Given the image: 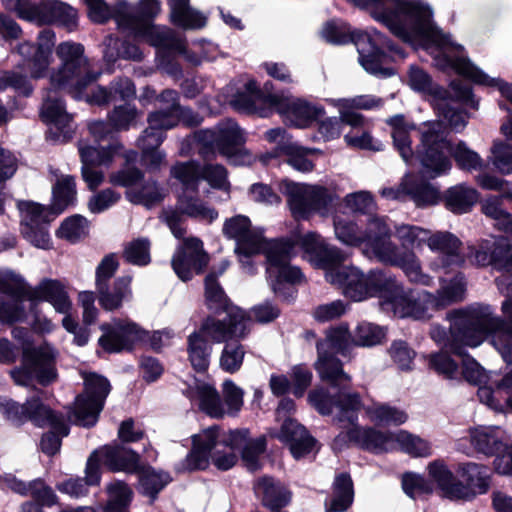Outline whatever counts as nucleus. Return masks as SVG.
<instances>
[{
	"label": "nucleus",
	"instance_id": "nucleus-1",
	"mask_svg": "<svg viewBox=\"0 0 512 512\" xmlns=\"http://www.w3.org/2000/svg\"><path fill=\"white\" fill-rule=\"evenodd\" d=\"M333 226L336 238L343 244L353 247L363 245V253L367 257L402 269L413 283L432 285L433 278L423 272L419 257L410 251H400L391 241V230L384 218H369L363 231L354 221L336 215Z\"/></svg>",
	"mask_w": 512,
	"mask_h": 512
},
{
	"label": "nucleus",
	"instance_id": "nucleus-2",
	"mask_svg": "<svg viewBox=\"0 0 512 512\" xmlns=\"http://www.w3.org/2000/svg\"><path fill=\"white\" fill-rule=\"evenodd\" d=\"M304 257L313 266L325 271V279L342 289L343 294L353 301L378 297L388 273L371 270L362 273L354 266H343L345 254L337 247L325 242L321 235L309 232L298 239Z\"/></svg>",
	"mask_w": 512,
	"mask_h": 512
},
{
	"label": "nucleus",
	"instance_id": "nucleus-3",
	"mask_svg": "<svg viewBox=\"0 0 512 512\" xmlns=\"http://www.w3.org/2000/svg\"><path fill=\"white\" fill-rule=\"evenodd\" d=\"M501 311L505 320L495 315L490 305L471 306L459 315L455 327L465 343L472 348L490 338L503 360L512 364V298L502 302Z\"/></svg>",
	"mask_w": 512,
	"mask_h": 512
},
{
	"label": "nucleus",
	"instance_id": "nucleus-4",
	"mask_svg": "<svg viewBox=\"0 0 512 512\" xmlns=\"http://www.w3.org/2000/svg\"><path fill=\"white\" fill-rule=\"evenodd\" d=\"M56 55L61 64L50 73L52 88L67 91L76 99L84 98L83 91L100 76L84 54V46L76 42H62L56 48ZM85 99L91 104H107L112 100V92L98 86L90 95H85Z\"/></svg>",
	"mask_w": 512,
	"mask_h": 512
},
{
	"label": "nucleus",
	"instance_id": "nucleus-5",
	"mask_svg": "<svg viewBox=\"0 0 512 512\" xmlns=\"http://www.w3.org/2000/svg\"><path fill=\"white\" fill-rule=\"evenodd\" d=\"M421 142L416 151L425 173L437 177L451 169V161L447 153H451L457 166L466 171L482 170L485 167L483 159L464 141H459L454 147L447 140V135L441 123H426L420 130Z\"/></svg>",
	"mask_w": 512,
	"mask_h": 512
},
{
	"label": "nucleus",
	"instance_id": "nucleus-6",
	"mask_svg": "<svg viewBox=\"0 0 512 512\" xmlns=\"http://www.w3.org/2000/svg\"><path fill=\"white\" fill-rule=\"evenodd\" d=\"M247 430L221 433L211 426L192 436L193 447L185 459V469H206L210 462L219 470H228L237 462L235 450L247 440Z\"/></svg>",
	"mask_w": 512,
	"mask_h": 512
},
{
	"label": "nucleus",
	"instance_id": "nucleus-7",
	"mask_svg": "<svg viewBox=\"0 0 512 512\" xmlns=\"http://www.w3.org/2000/svg\"><path fill=\"white\" fill-rule=\"evenodd\" d=\"M139 12L141 16L129 11H119L115 16L118 27L145 38L153 46L184 52L183 41L172 29L154 26L149 21L161 12L160 0H140Z\"/></svg>",
	"mask_w": 512,
	"mask_h": 512
},
{
	"label": "nucleus",
	"instance_id": "nucleus-8",
	"mask_svg": "<svg viewBox=\"0 0 512 512\" xmlns=\"http://www.w3.org/2000/svg\"><path fill=\"white\" fill-rule=\"evenodd\" d=\"M378 297L382 308L395 316L422 320L428 317V300L432 299V294L408 291L393 275L388 274Z\"/></svg>",
	"mask_w": 512,
	"mask_h": 512
},
{
	"label": "nucleus",
	"instance_id": "nucleus-9",
	"mask_svg": "<svg viewBox=\"0 0 512 512\" xmlns=\"http://www.w3.org/2000/svg\"><path fill=\"white\" fill-rule=\"evenodd\" d=\"M282 189L291 214L297 220L307 219L315 212L326 216L335 200L334 195L322 186L284 181Z\"/></svg>",
	"mask_w": 512,
	"mask_h": 512
},
{
	"label": "nucleus",
	"instance_id": "nucleus-10",
	"mask_svg": "<svg viewBox=\"0 0 512 512\" xmlns=\"http://www.w3.org/2000/svg\"><path fill=\"white\" fill-rule=\"evenodd\" d=\"M223 234L235 241V253L248 273H253L250 258L264 252L269 243L260 228L253 227L250 219L244 215H236L227 219L223 225Z\"/></svg>",
	"mask_w": 512,
	"mask_h": 512
},
{
	"label": "nucleus",
	"instance_id": "nucleus-11",
	"mask_svg": "<svg viewBox=\"0 0 512 512\" xmlns=\"http://www.w3.org/2000/svg\"><path fill=\"white\" fill-rule=\"evenodd\" d=\"M0 413L5 419L16 425L30 420L38 427L51 425L54 429L61 431L63 435L69 434L64 417L55 414L50 408L43 405L38 397H32L24 404H19L7 397H0Z\"/></svg>",
	"mask_w": 512,
	"mask_h": 512
},
{
	"label": "nucleus",
	"instance_id": "nucleus-12",
	"mask_svg": "<svg viewBox=\"0 0 512 512\" xmlns=\"http://www.w3.org/2000/svg\"><path fill=\"white\" fill-rule=\"evenodd\" d=\"M24 364L21 368L11 371V376L17 385L28 386L33 379L42 385L55 381L56 351L48 344L33 349H25Z\"/></svg>",
	"mask_w": 512,
	"mask_h": 512
},
{
	"label": "nucleus",
	"instance_id": "nucleus-13",
	"mask_svg": "<svg viewBox=\"0 0 512 512\" xmlns=\"http://www.w3.org/2000/svg\"><path fill=\"white\" fill-rule=\"evenodd\" d=\"M293 245L289 241L275 240L264 251L268 261L267 275L271 288L276 294H282L285 284H299L303 274L296 266L289 265Z\"/></svg>",
	"mask_w": 512,
	"mask_h": 512
},
{
	"label": "nucleus",
	"instance_id": "nucleus-14",
	"mask_svg": "<svg viewBox=\"0 0 512 512\" xmlns=\"http://www.w3.org/2000/svg\"><path fill=\"white\" fill-rule=\"evenodd\" d=\"M84 392L77 396L73 416L75 422L82 426H92L103 409L110 392L109 381L95 373H83Z\"/></svg>",
	"mask_w": 512,
	"mask_h": 512
},
{
	"label": "nucleus",
	"instance_id": "nucleus-15",
	"mask_svg": "<svg viewBox=\"0 0 512 512\" xmlns=\"http://www.w3.org/2000/svg\"><path fill=\"white\" fill-rule=\"evenodd\" d=\"M427 247L437 256L428 260V267L433 272H450L465 263V255L461 252L462 241L449 231H431L426 242Z\"/></svg>",
	"mask_w": 512,
	"mask_h": 512
},
{
	"label": "nucleus",
	"instance_id": "nucleus-16",
	"mask_svg": "<svg viewBox=\"0 0 512 512\" xmlns=\"http://www.w3.org/2000/svg\"><path fill=\"white\" fill-rule=\"evenodd\" d=\"M350 41L359 53L361 66L370 74L388 77L394 74L390 68H383L385 55L381 49L385 46V37L375 29L369 31H352Z\"/></svg>",
	"mask_w": 512,
	"mask_h": 512
},
{
	"label": "nucleus",
	"instance_id": "nucleus-17",
	"mask_svg": "<svg viewBox=\"0 0 512 512\" xmlns=\"http://www.w3.org/2000/svg\"><path fill=\"white\" fill-rule=\"evenodd\" d=\"M310 403L323 415H333L338 421H347L353 425L357 419L356 412L362 403L357 393L339 392L336 397L323 389L309 393Z\"/></svg>",
	"mask_w": 512,
	"mask_h": 512
},
{
	"label": "nucleus",
	"instance_id": "nucleus-18",
	"mask_svg": "<svg viewBox=\"0 0 512 512\" xmlns=\"http://www.w3.org/2000/svg\"><path fill=\"white\" fill-rule=\"evenodd\" d=\"M250 318L239 307H230L223 319H206L198 332L216 343L232 339H243L248 334Z\"/></svg>",
	"mask_w": 512,
	"mask_h": 512
},
{
	"label": "nucleus",
	"instance_id": "nucleus-19",
	"mask_svg": "<svg viewBox=\"0 0 512 512\" xmlns=\"http://www.w3.org/2000/svg\"><path fill=\"white\" fill-rule=\"evenodd\" d=\"M266 100L268 105L284 118L285 122L298 128L307 127L324 114L322 107L284 94H268Z\"/></svg>",
	"mask_w": 512,
	"mask_h": 512
},
{
	"label": "nucleus",
	"instance_id": "nucleus-20",
	"mask_svg": "<svg viewBox=\"0 0 512 512\" xmlns=\"http://www.w3.org/2000/svg\"><path fill=\"white\" fill-rule=\"evenodd\" d=\"M100 329L103 334L98 340L99 345L110 353L130 350L147 336L146 331L127 319H113L111 323L102 324Z\"/></svg>",
	"mask_w": 512,
	"mask_h": 512
},
{
	"label": "nucleus",
	"instance_id": "nucleus-21",
	"mask_svg": "<svg viewBox=\"0 0 512 512\" xmlns=\"http://www.w3.org/2000/svg\"><path fill=\"white\" fill-rule=\"evenodd\" d=\"M468 258L476 266L491 265L499 271H512V245L503 237L482 240L477 247H470Z\"/></svg>",
	"mask_w": 512,
	"mask_h": 512
},
{
	"label": "nucleus",
	"instance_id": "nucleus-22",
	"mask_svg": "<svg viewBox=\"0 0 512 512\" xmlns=\"http://www.w3.org/2000/svg\"><path fill=\"white\" fill-rule=\"evenodd\" d=\"M395 441L396 432H382L373 428H361L353 425L334 439L333 447L342 449L346 443L352 442L368 451L382 453L395 450Z\"/></svg>",
	"mask_w": 512,
	"mask_h": 512
},
{
	"label": "nucleus",
	"instance_id": "nucleus-23",
	"mask_svg": "<svg viewBox=\"0 0 512 512\" xmlns=\"http://www.w3.org/2000/svg\"><path fill=\"white\" fill-rule=\"evenodd\" d=\"M20 18L37 24L59 23L68 30L76 26L77 12L71 6L56 0H46L39 5L20 7Z\"/></svg>",
	"mask_w": 512,
	"mask_h": 512
},
{
	"label": "nucleus",
	"instance_id": "nucleus-24",
	"mask_svg": "<svg viewBox=\"0 0 512 512\" xmlns=\"http://www.w3.org/2000/svg\"><path fill=\"white\" fill-rule=\"evenodd\" d=\"M41 115L50 125L49 136L58 142H65L74 132L72 116L66 112L65 106L56 91L47 90L41 108Z\"/></svg>",
	"mask_w": 512,
	"mask_h": 512
},
{
	"label": "nucleus",
	"instance_id": "nucleus-25",
	"mask_svg": "<svg viewBox=\"0 0 512 512\" xmlns=\"http://www.w3.org/2000/svg\"><path fill=\"white\" fill-rule=\"evenodd\" d=\"M183 215L207 223H211L218 218V212L214 208L197 198L183 195L178 200L177 210H167L164 212L165 221L176 238H181L186 233L185 228L182 226Z\"/></svg>",
	"mask_w": 512,
	"mask_h": 512
},
{
	"label": "nucleus",
	"instance_id": "nucleus-26",
	"mask_svg": "<svg viewBox=\"0 0 512 512\" xmlns=\"http://www.w3.org/2000/svg\"><path fill=\"white\" fill-rule=\"evenodd\" d=\"M208 263V256L198 238H187L172 258V267L177 276L190 280L194 273H200Z\"/></svg>",
	"mask_w": 512,
	"mask_h": 512
},
{
	"label": "nucleus",
	"instance_id": "nucleus-27",
	"mask_svg": "<svg viewBox=\"0 0 512 512\" xmlns=\"http://www.w3.org/2000/svg\"><path fill=\"white\" fill-rule=\"evenodd\" d=\"M200 138L223 156H231L232 152L246 141L244 132L231 119L219 123L215 130L202 131Z\"/></svg>",
	"mask_w": 512,
	"mask_h": 512
},
{
	"label": "nucleus",
	"instance_id": "nucleus-28",
	"mask_svg": "<svg viewBox=\"0 0 512 512\" xmlns=\"http://www.w3.org/2000/svg\"><path fill=\"white\" fill-rule=\"evenodd\" d=\"M479 401L497 413H512V369L497 379L492 386L477 391Z\"/></svg>",
	"mask_w": 512,
	"mask_h": 512
},
{
	"label": "nucleus",
	"instance_id": "nucleus-29",
	"mask_svg": "<svg viewBox=\"0 0 512 512\" xmlns=\"http://www.w3.org/2000/svg\"><path fill=\"white\" fill-rule=\"evenodd\" d=\"M470 442L485 455L499 454L512 448V436L497 426H480L470 429Z\"/></svg>",
	"mask_w": 512,
	"mask_h": 512
},
{
	"label": "nucleus",
	"instance_id": "nucleus-30",
	"mask_svg": "<svg viewBox=\"0 0 512 512\" xmlns=\"http://www.w3.org/2000/svg\"><path fill=\"white\" fill-rule=\"evenodd\" d=\"M97 453L98 464L103 462L111 471L136 473L141 468L140 456L124 446H105Z\"/></svg>",
	"mask_w": 512,
	"mask_h": 512
},
{
	"label": "nucleus",
	"instance_id": "nucleus-31",
	"mask_svg": "<svg viewBox=\"0 0 512 512\" xmlns=\"http://www.w3.org/2000/svg\"><path fill=\"white\" fill-rule=\"evenodd\" d=\"M277 437L289 446L295 459L309 454L315 445V439L309 435L306 429L289 417L284 420Z\"/></svg>",
	"mask_w": 512,
	"mask_h": 512
},
{
	"label": "nucleus",
	"instance_id": "nucleus-32",
	"mask_svg": "<svg viewBox=\"0 0 512 512\" xmlns=\"http://www.w3.org/2000/svg\"><path fill=\"white\" fill-rule=\"evenodd\" d=\"M277 437L289 446L295 459L309 454L315 445V439L309 435L306 429L289 417L284 420Z\"/></svg>",
	"mask_w": 512,
	"mask_h": 512
},
{
	"label": "nucleus",
	"instance_id": "nucleus-33",
	"mask_svg": "<svg viewBox=\"0 0 512 512\" xmlns=\"http://www.w3.org/2000/svg\"><path fill=\"white\" fill-rule=\"evenodd\" d=\"M447 65L455 69L459 74L471 79L477 84L497 87L501 94L512 102V85L503 82L501 79L491 78L478 67H476L469 59L464 57L453 58L446 56Z\"/></svg>",
	"mask_w": 512,
	"mask_h": 512
},
{
	"label": "nucleus",
	"instance_id": "nucleus-34",
	"mask_svg": "<svg viewBox=\"0 0 512 512\" xmlns=\"http://www.w3.org/2000/svg\"><path fill=\"white\" fill-rule=\"evenodd\" d=\"M31 300L49 302L61 314H67L72 309V302L64 285L53 279L42 280L35 288L29 291Z\"/></svg>",
	"mask_w": 512,
	"mask_h": 512
},
{
	"label": "nucleus",
	"instance_id": "nucleus-35",
	"mask_svg": "<svg viewBox=\"0 0 512 512\" xmlns=\"http://www.w3.org/2000/svg\"><path fill=\"white\" fill-rule=\"evenodd\" d=\"M184 394L192 401H197L199 408L213 418H222L225 407L216 388L208 383L195 382Z\"/></svg>",
	"mask_w": 512,
	"mask_h": 512
},
{
	"label": "nucleus",
	"instance_id": "nucleus-36",
	"mask_svg": "<svg viewBox=\"0 0 512 512\" xmlns=\"http://www.w3.org/2000/svg\"><path fill=\"white\" fill-rule=\"evenodd\" d=\"M457 472L463 480L467 495L456 500H471L476 495L484 494L489 488V469L479 463L467 462L458 466Z\"/></svg>",
	"mask_w": 512,
	"mask_h": 512
},
{
	"label": "nucleus",
	"instance_id": "nucleus-37",
	"mask_svg": "<svg viewBox=\"0 0 512 512\" xmlns=\"http://www.w3.org/2000/svg\"><path fill=\"white\" fill-rule=\"evenodd\" d=\"M100 482L99 464L97 453H92L87 460L85 478H70L56 485L63 494L72 498H81L88 494V486L97 485Z\"/></svg>",
	"mask_w": 512,
	"mask_h": 512
},
{
	"label": "nucleus",
	"instance_id": "nucleus-38",
	"mask_svg": "<svg viewBox=\"0 0 512 512\" xmlns=\"http://www.w3.org/2000/svg\"><path fill=\"white\" fill-rule=\"evenodd\" d=\"M318 358L314 364L320 378L331 386L345 388L351 381V377L342 369V363L335 357V352L324 351L322 347L317 350Z\"/></svg>",
	"mask_w": 512,
	"mask_h": 512
},
{
	"label": "nucleus",
	"instance_id": "nucleus-39",
	"mask_svg": "<svg viewBox=\"0 0 512 512\" xmlns=\"http://www.w3.org/2000/svg\"><path fill=\"white\" fill-rule=\"evenodd\" d=\"M428 473L445 497L456 500V498L467 495V490L464 488L463 483L456 480L453 473L442 461L431 462L428 465Z\"/></svg>",
	"mask_w": 512,
	"mask_h": 512
},
{
	"label": "nucleus",
	"instance_id": "nucleus-40",
	"mask_svg": "<svg viewBox=\"0 0 512 512\" xmlns=\"http://www.w3.org/2000/svg\"><path fill=\"white\" fill-rule=\"evenodd\" d=\"M130 276H122L115 280L112 289L109 284L103 287H96L98 300L104 310L114 311L122 307L123 301L130 300L132 297Z\"/></svg>",
	"mask_w": 512,
	"mask_h": 512
},
{
	"label": "nucleus",
	"instance_id": "nucleus-41",
	"mask_svg": "<svg viewBox=\"0 0 512 512\" xmlns=\"http://www.w3.org/2000/svg\"><path fill=\"white\" fill-rule=\"evenodd\" d=\"M386 122L392 129L391 136L395 148L398 150L402 159L406 163H409L414 157L409 135L410 132L415 129L414 124L406 121L403 115H395L387 119Z\"/></svg>",
	"mask_w": 512,
	"mask_h": 512
},
{
	"label": "nucleus",
	"instance_id": "nucleus-42",
	"mask_svg": "<svg viewBox=\"0 0 512 512\" xmlns=\"http://www.w3.org/2000/svg\"><path fill=\"white\" fill-rule=\"evenodd\" d=\"M254 490L263 504L271 509L286 505L290 499L285 487L268 476L258 479L254 484Z\"/></svg>",
	"mask_w": 512,
	"mask_h": 512
},
{
	"label": "nucleus",
	"instance_id": "nucleus-43",
	"mask_svg": "<svg viewBox=\"0 0 512 512\" xmlns=\"http://www.w3.org/2000/svg\"><path fill=\"white\" fill-rule=\"evenodd\" d=\"M171 21L184 29H199L206 25V17L189 5V0H167Z\"/></svg>",
	"mask_w": 512,
	"mask_h": 512
},
{
	"label": "nucleus",
	"instance_id": "nucleus-44",
	"mask_svg": "<svg viewBox=\"0 0 512 512\" xmlns=\"http://www.w3.org/2000/svg\"><path fill=\"white\" fill-rule=\"evenodd\" d=\"M466 291V281L462 274L456 275L449 282H443L436 295L428 300L430 307H445L450 304L462 301Z\"/></svg>",
	"mask_w": 512,
	"mask_h": 512
},
{
	"label": "nucleus",
	"instance_id": "nucleus-45",
	"mask_svg": "<svg viewBox=\"0 0 512 512\" xmlns=\"http://www.w3.org/2000/svg\"><path fill=\"white\" fill-rule=\"evenodd\" d=\"M354 498L353 482L349 474L340 473L333 483V497L326 505V512H344L352 504Z\"/></svg>",
	"mask_w": 512,
	"mask_h": 512
},
{
	"label": "nucleus",
	"instance_id": "nucleus-46",
	"mask_svg": "<svg viewBox=\"0 0 512 512\" xmlns=\"http://www.w3.org/2000/svg\"><path fill=\"white\" fill-rule=\"evenodd\" d=\"M478 198L479 193L476 189L459 184L447 190L445 202L450 211L462 214L468 212L478 201Z\"/></svg>",
	"mask_w": 512,
	"mask_h": 512
},
{
	"label": "nucleus",
	"instance_id": "nucleus-47",
	"mask_svg": "<svg viewBox=\"0 0 512 512\" xmlns=\"http://www.w3.org/2000/svg\"><path fill=\"white\" fill-rule=\"evenodd\" d=\"M188 359L192 367L198 372L207 370L212 353V346L201 335L200 332H193L187 339Z\"/></svg>",
	"mask_w": 512,
	"mask_h": 512
},
{
	"label": "nucleus",
	"instance_id": "nucleus-48",
	"mask_svg": "<svg viewBox=\"0 0 512 512\" xmlns=\"http://www.w3.org/2000/svg\"><path fill=\"white\" fill-rule=\"evenodd\" d=\"M429 230L416 225L399 224L394 227V236L401 247H396L400 251H410L415 255V248H422L426 245Z\"/></svg>",
	"mask_w": 512,
	"mask_h": 512
},
{
	"label": "nucleus",
	"instance_id": "nucleus-49",
	"mask_svg": "<svg viewBox=\"0 0 512 512\" xmlns=\"http://www.w3.org/2000/svg\"><path fill=\"white\" fill-rule=\"evenodd\" d=\"M464 311L465 310H460L453 315L449 336L447 335L445 329L441 328L440 326H433L430 330L431 338L438 345L442 346V348L452 351L456 355H463V346L470 347L465 343L460 333H458V329L455 327L456 320Z\"/></svg>",
	"mask_w": 512,
	"mask_h": 512
},
{
	"label": "nucleus",
	"instance_id": "nucleus-50",
	"mask_svg": "<svg viewBox=\"0 0 512 512\" xmlns=\"http://www.w3.org/2000/svg\"><path fill=\"white\" fill-rule=\"evenodd\" d=\"M265 91H261L255 81H249L246 84V92L237 93L231 101L232 106L241 112L253 113L256 110V102L262 101L268 105L266 97L272 94L268 85L264 87Z\"/></svg>",
	"mask_w": 512,
	"mask_h": 512
},
{
	"label": "nucleus",
	"instance_id": "nucleus-51",
	"mask_svg": "<svg viewBox=\"0 0 512 512\" xmlns=\"http://www.w3.org/2000/svg\"><path fill=\"white\" fill-rule=\"evenodd\" d=\"M506 192L502 196H489L482 202V212L496 221L498 229L512 237V216L502 207V200L508 197Z\"/></svg>",
	"mask_w": 512,
	"mask_h": 512
},
{
	"label": "nucleus",
	"instance_id": "nucleus-52",
	"mask_svg": "<svg viewBox=\"0 0 512 512\" xmlns=\"http://www.w3.org/2000/svg\"><path fill=\"white\" fill-rule=\"evenodd\" d=\"M75 199L76 184L74 177L70 175H62L57 179V182L53 187L52 209L56 214H59L69 205L73 204Z\"/></svg>",
	"mask_w": 512,
	"mask_h": 512
},
{
	"label": "nucleus",
	"instance_id": "nucleus-53",
	"mask_svg": "<svg viewBox=\"0 0 512 512\" xmlns=\"http://www.w3.org/2000/svg\"><path fill=\"white\" fill-rule=\"evenodd\" d=\"M369 419L380 425H401L408 419L405 411L382 403H374L366 408Z\"/></svg>",
	"mask_w": 512,
	"mask_h": 512
},
{
	"label": "nucleus",
	"instance_id": "nucleus-54",
	"mask_svg": "<svg viewBox=\"0 0 512 512\" xmlns=\"http://www.w3.org/2000/svg\"><path fill=\"white\" fill-rule=\"evenodd\" d=\"M104 46V58L109 63L115 62L119 57L135 61L142 59V52L136 45L126 41H120L113 36L105 38Z\"/></svg>",
	"mask_w": 512,
	"mask_h": 512
},
{
	"label": "nucleus",
	"instance_id": "nucleus-55",
	"mask_svg": "<svg viewBox=\"0 0 512 512\" xmlns=\"http://www.w3.org/2000/svg\"><path fill=\"white\" fill-rule=\"evenodd\" d=\"M137 473L142 493L151 497L152 500L171 480L167 473L157 472L150 466L142 465Z\"/></svg>",
	"mask_w": 512,
	"mask_h": 512
},
{
	"label": "nucleus",
	"instance_id": "nucleus-56",
	"mask_svg": "<svg viewBox=\"0 0 512 512\" xmlns=\"http://www.w3.org/2000/svg\"><path fill=\"white\" fill-rule=\"evenodd\" d=\"M410 184L408 197L419 208L435 205L440 199L439 191L433 185L420 181L410 175Z\"/></svg>",
	"mask_w": 512,
	"mask_h": 512
},
{
	"label": "nucleus",
	"instance_id": "nucleus-57",
	"mask_svg": "<svg viewBox=\"0 0 512 512\" xmlns=\"http://www.w3.org/2000/svg\"><path fill=\"white\" fill-rule=\"evenodd\" d=\"M18 208L21 213L22 228L48 224L53 220L55 214L49 208L30 201L19 202Z\"/></svg>",
	"mask_w": 512,
	"mask_h": 512
},
{
	"label": "nucleus",
	"instance_id": "nucleus-58",
	"mask_svg": "<svg viewBox=\"0 0 512 512\" xmlns=\"http://www.w3.org/2000/svg\"><path fill=\"white\" fill-rule=\"evenodd\" d=\"M237 340L226 342L219 358L220 368L230 374L240 370L246 354L245 347Z\"/></svg>",
	"mask_w": 512,
	"mask_h": 512
},
{
	"label": "nucleus",
	"instance_id": "nucleus-59",
	"mask_svg": "<svg viewBox=\"0 0 512 512\" xmlns=\"http://www.w3.org/2000/svg\"><path fill=\"white\" fill-rule=\"evenodd\" d=\"M397 448L413 457H426L431 454V447L426 440L404 430L396 432L395 449Z\"/></svg>",
	"mask_w": 512,
	"mask_h": 512
},
{
	"label": "nucleus",
	"instance_id": "nucleus-60",
	"mask_svg": "<svg viewBox=\"0 0 512 512\" xmlns=\"http://www.w3.org/2000/svg\"><path fill=\"white\" fill-rule=\"evenodd\" d=\"M108 503L105 512H128L127 507L132 498V490L121 481H114L107 486Z\"/></svg>",
	"mask_w": 512,
	"mask_h": 512
},
{
	"label": "nucleus",
	"instance_id": "nucleus-61",
	"mask_svg": "<svg viewBox=\"0 0 512 512\" xmlns=\"http://www.w3.org/2000/svg\"><path fill=\"white\" fill-rule=\"evenodd\" d=\"M125 196L131 203L146 207H151L163 199L161 189L153 180L145 181L140 189L127 190Z\"/></svg>",
	"mask_w": 512,
	"mask_h": 512
},
{
	"label": "nucleus",
	"instance_id": "nucleus-62",
	"mask_svg": "<svg viewBox=\"0 0 512 512\" xmlns=\"http://www.w3.org/2000/svg\"><path fill=\"white\" fill-rule=\"evenodd\" d=\"M120 145L96 148L92 146H79V154L83 166H102L112 162L114 154Z\"/></svg>",
	"mask_w": 512,
	"mask_h": 512
},
{
	"label": "nucleus",
	"instance_id": "nucleus-63",
	"mask_svg": "<svg viewBox=\"0 0 512 512\" xmlns=\"http://www.w3.org/2000/svg\"><path fill=\"white\" fill-rule=\"evenodd\" d=\"M141 112L131 104L116 106L108 115V120L115 131L128 130L136 126Z\"/></svg>",
	"mask_w": 512,
	"mask_h": 512
},
{
	"label": "nucleus",
	"instance_id": "nucleus-64",
	"mask_svg": "<svg viewBox=\"0 0 512 512\" xmlns=\"http://www.w3.org/2000/svg\"><path fill=\"white\" fill-rule=\"evenodd\" d=\"M89 231V222L82 215L76 214L66 218L57 230V236L69 242H76L85 237Z\"/></svg>",
	"mask_w": 512,
	"mask_h": 512
}]
</instances>
